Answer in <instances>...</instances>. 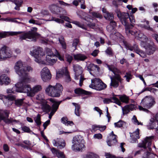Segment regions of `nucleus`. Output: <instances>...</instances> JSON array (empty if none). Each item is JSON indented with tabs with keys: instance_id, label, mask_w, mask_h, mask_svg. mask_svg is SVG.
Masks as SVG:
<instances>
[{
	"instance_id": "obj_64",
	"label": "nucleus",
	"mask_w": 158,
	"mask_h": 158,
	"mask_svg": "<svg viewBox=\"0 0 158 158\" xmlns=\"http://www.w3.org/2000/svg\"><path fill=\"white\" fill-rule=\"evenodd\" d=\"M105 156L106 158H114V156H112L111 155L110 153H105Z\"/></svg>"
},
{
	"instance_id": "obj_4",
	"label": "nucleus",
	"mask_w": 158,
	"mask_h": 158,
	"mask_svg": "<svg viewBox=\"0 0 158 158\" xmlns=\"http://www.w3.org/2000/svg\"><path fill=\"white\" fill-rule=\"evenodd\" d=\"M29 82L23 81L18 83L16 85L18 87L17 90L21 93H26L27 96L33 97L36 93L41 90L42 87L40 85H37L31 88L29 85L27 84Z\"/></svg>"
},
{
	"instance_id": "obj_48",
	"label": "nucleus",
	"mask_w": 158,
	"mask_h": 158,
	"mask_svg": "<svg viewBox=\"0 0 158 158\" xmlns=\"http://www.w3.org/2000/svg\"><path fill=\"white\" fill-rule=\"evenodd\" d=\"M46 53L47 54L46 56H53L54 55V53L51 49L47 48L45 49Z\"/></svg>"
},
{
	"instance_id": "obj_27",
	"label": "nucleus",
	"mask_w": 158,
	"mask_h": 158,
	"mask_svg": "<svg viewBox=\"0 0 158 158\" xmlns=\"http://www.w3.org/2000/svg\"><path fill=\"white\" fill-rule=\"evenodd\" d=\"M74 59L77 61H84L87 59V55L80 53L73 55Z\"/></svg>"
},
{
	"instance_id": "obj_6",
	"label": "nucleus",
	"mask_w": 158,
	"mask_h": 158,
	"mask_svg": "<svg viewBox=\"0 0 158 158\" xmlns=\"http://www.w3.org/2000/svg\"><path fill=\"white\" fill-rule=\"evenodd\" d=\"M154 138V136L147 137L142 143H139L138 146L140 148H143L144 149H146L147 151L146 154V157L143 158H155L157 156L154 154L151 153L152 149L151 146L152 144V141Z\"/></svg>"
},
{
	"instance_id": "obj_7",
	"label": "nucleus",
	"mask_w": 158,
	"mask_h": 158,
	"mask_svg": "<svg viewBox=\"0 0 158 158\" xmlns=\"http://www.w3.org/2000/svg\"><path fill=\"white\" fill-rule=\"evenodd\" d=\"M154 99L152 97L146 96L141 100L140 105L139 106V109L140 111L148 113V109L152 108L155 104Z\"/></svg>"
},
{
	"instance_id": "obj_13",
	"label": "nucleus",
	"mask_w": 158,
	"mask_h": 158,
	"mask_svg": "<svg viewBox=\"0 0 158 158\" xmlns=\"http://www.w3.org/2000/svg\"><path fill=\"white\" fill-rule=\"evenodd\" d=\"M11 56V51L7 48L6 46H4L0 49V61L4 60Z\"/></svg>"
},
{
	"instance_id": "obj_29",
	"label": "nucleus",
	"mask_w": 158,
	"mask_h": 158,
	"mask_svg": "<svg viewBox=\"0 0 158 158\" xmlns=\"http://www.w3.org/2000/svg\"><path fill=\"white\" fill-rule=\"evenodd\" d=\"M10 82L9 78L5 75L3 74L0 76V85H2L4 84L8 85Z\"/></svg>"
},
{
	"instance_id": "obj_47",
	"label": "nucleus",
	"mask_w": 158,
	"mask_h": 158,
	"mask_svg": "<svg viewBox=\"0 0 158 158\" xmlns=\"http://www.w3.org/2000/svg\"><path fill=\"white\" fill-rule=\"evenodd\" d=\"M123 77L126 78V81L129 82L132 78V75L130 72H127Z\"/></svg>"
},
{
	"instance_id": "obj_30",
	"label": "nucleus",
	"mask_w": 158,
	"mask_h": 158,
	"mask_svg": "<svg viewBox=\"0 0 158 158\" xmlns=\"http://www.w3.org/2000/svg\"><path fill=\"white\" fill-rule=\"evenodd\" d=\"M49 147L52 153L54 156H57L58 158H65L62 152L54 148H51L50 147Z\"/></svg>"
},
{
	"instance_id": "obj_59",
	"label": "nucleus",
	"mask_w": 158,
	"mask_h": 158,
	"mask_svg": "<svg viewBox=\"0 0 158 158\" xmlns=\"http://www.w3.org/2000/svg\"><path fill=\"white\" fill-rule=\"evenodd\" d=\"M16 6H20L23 2L22 0H13Z\"/></svg>"
},
{
	"instance_id": "obj_12",
	"label": "nucleus",
	"mask_w": 158,
	"mask_h": 158,
	"mask_svg": "<svg viewBox=\"0 0 158 158\" xmlns=\"http://www.w3.org/2000/svg\"><path fill=\"white\" fill-rule=\"evenodd\" d=\"M65 76V81L67 82L71 81V78L67 67H64L56 72V78Z\"/></svg>"
},
{
	"instance_id": "obj_34",
	"label": "nucleus",
	"mask_w": 158,
	"mask_h": 158,
	"mask_svg": "<svg viewBox=\"0 0 158 158\" xmlns=\"http://www.w3.org/2000/svg\"><path fill=\"white\" fill-rule=\"evenodd\" d=\"M132 139H133V143H136L137 142V139L139 138V129H137L131 135Z\"/></svg>"
},
{
	"instance_id": "obj_23",
	"label": "nucleus",
	"mask_w": 158,
	"mask_h": 158,
	"mask_svg": "<svg viewBox=\"0 0 158 158\" xmlns=\"http://www.w3.org/2000/svg\"><path fill=\"white\" fill-rule=\"evenodd\" d=\"M60 18L62 19H60L58 18H56L55 17H52L51 18V19L49 20H47L48 21H55L56 22L58 23H64V21L63 19H64V20L68 21L69 22L70 19L69 18L66 16H64L62 15H60Z\"/></svg>"
},
{
	"instance_id": "obj_58",
	"label": "nucleus",
	"mask_w": 158,
	"mask_h": 158,
	"mask_svg": "<svg viewBox=\"0 0 158 158\" xmlns=\"http://www.w3.org/2000/svg\"><path fill=\"white\" fill-rule=\"evenodd\" d=\"M66 58L67 61L70 64L73 59V57L72 56L67 54L66 55Z\"/></svg>"
},
{
	"instance_id": "obj_8",
	"label": "nucleus",
	"mask_w": 158,
	"mask_h": 158,
	"mask_svg": "<svg viewBox=\"0 0 158 158\" xmlns=\"http://www.w3.org/2000/svg\"><path fill=\"white\" fill-rule=\"evenodd\" d=\"M72 143L73 145L72 146V148L75 151H81L85 148V141L83 137L80 135L73 137Z\"/></svg>"
},
{
	"instance_id": "obj_39",
	"label": "nucleus",
	"mask_w": 158,
	"mask_h": 158,
	"mask_svg": "<svg viewBox=\"0 0 158 158\" xmlns=\"http://www.w3.org/2000/svg\"><path fill=\"white\" fill-rule=\"evenodd\" d=\"M83 158H99V157L97 154L93 152H89L84 155Z\"/></svg>"
},
{
	"instance_id": "obj_38",
	"label": "nucleus",
	"mask_w": 158,
	"mask_h": 158,
	"mask_svg": "<svg viewBox=\"0 0 158 158\" xmlns=\"http://www.w3.org/2000/svg\"><path fill=\"white\" fill-rule=\"evenodd\" d=\"M61 121L62 123L67 126L69 125L72 126L74 125L73 121H68L67 118L66 117H64L62 118Z\"/></svg>"
},
{
	"instance_id": "obj_35",
	"label": "nucleus",
	"mask_w": 158,
	"mask_h": 158,
	"mask_svg": "<svg viewBox=\"0 0 158 158\" xmlns=\"http://www.w3.org/2000/svg\"><path fill=\"white\" fill-rule=\"evenodd\" d=\"M75 93L79 95H89L90 94L89 92L87 91L80 88H77L74 90Z\"/></svg>"
},
{
	"instance_id": "obj_17",
	"label": "nucleus",
	"mask_w": 158,
	"mask_h": 158,
	"mask_svg": "<svg viewBox=\"0 0 158 158\" xmlns=\"http://www.w3.org/2000/svg\"><path fill=\"white\" fill-rule=\"evenodd\" d=\"M9 114V111L8 110H0V121L3 120L6 123H11L12 121L8 118Z\"/></svg>"
},
{
	"instance_id": "obj_18",
	"label": "nucleus",
	"mask_w": 158,
	"mask_h": 158,
	"mask_svg": "<svg viewBox=\"0 0 158 158\" xmlns=\"http://www.w3.org/2000/svg\"><path fill=\"white\" fill-rule=\"evenodd\" d=\"M131 30L133 31H135V33L134 35H135V38H138L141 41V46H142L146 43L148 39L146 35H144L141 32H137L135 30H132V29H131Z\"/></svg>"
},
{
	"instance_id": "obj_54",
	"label": "nucleus",
	"mask_w": 158,
	"mask_h": 158,
	"mask_svg": "<svg viewBox=\"0 0 158 158\" xmlns=\"http://www.w3.org/2000/svg\"><path fill=\"white\" fill-rule=\"evenodd\" d=\"M24 100V98H23L16 100L15 101V105L18 106H20L23 104Z\"/></svg>"
},
{
	"instance_id": "obj_19",
	"label": "nucleus",
	"mask_w": 158,
	"mask_h": 158,
	"mask_svg": "<svg viewBox=\"0 0 158 158\" xmlns=\"http://www.w3.org/2000/svg\"><path fill=\"white\" fill-rule=\"evenodd\" d=\"M117 136L114 134L112 131L109 135L108 139L107 140V145L109 146H113L116 143L117 141L116 139Z\"/></svg>"
},
{
	"instance_id": "obj_62",
	"label": "nucleus",
	"mask_w": 158,
	"mask_h": 158,
	"mask_svg": "<svg viewBox=\"0 0 158 158\" xmlns=\"http://www.w3.org/2000/svg\"><path fill=\"white\" fill-rule=\"evenodd\" d=\"M98 125H94L92 127V131L95 132L96 131L99 130Z\"/></svg>"
},
{
	"instance_id": "obj_61",
	"label": "nucleus",
	"mask_w": 158,
	"mask_h": 158,
	"mask_svg": "<svg viewBox=\"0 0 158 158\" xmlns=\"http://www.w3.org/2000/svg\"><path fill=\"white\" fill-rule=\"evenodd\" d=\"M58 2H59V3H60V4L61 5H63V6H67L68 7L72 6L71 4H69V3H66L64 2H63V1H59Z\"/></svg>"
},
{
	"instance_id": "obj_31",
	"label": "nucleus",
	"mask_w": 158,
	"mask_h": 158,
	"mask_svg": "<svg viewBox=\"0 0 158 158\" xmlns=\"http://www.w3.org/2000/svg\"><path fill=\"white\" fill-rule=\"evenodd\" d=\"M49 9L51 11L53 14H58L60 12L61 8L58 6L54 4L50 5Z\"/></svg>"
},
{
	"instance_id": "obj_52",
	"label": "nucleus",
	"mask_w": 158,
	"mask_h": 158,
	"mask_svg": "<svg viewBox=\"0 0 158 158\" xmlns=\"http://www.w3.org/2000/svg\"><path fill=\"white\" fill-rule=\"evenodd\" d=\"M132 121L133 123L135 125H143V123L139 122L137 119L135 115H134L132 118Z\"/></svg>"
},
{
	"instance_id": "obj_42",
	"label": "nucleus",
	"mask_w": 158,
	"mask_h": 158,
	"mask_svg": "<svg viewBox=\"0 0 158 158\" xmlns=\"http://www.w3.org/2000/svg\"><path fill=\"white\" fill-rule=\"evenodd\" d=\"M20 82V81L19 82L17 83L16 84H15V86L13 87L11 89H7L6 90L7 93L8 94H10L12 93L15 94V91L16 92H20L19 91H18L17 90V89H18V87H17L16 86V85L18 83H19Z\"/></svg>"
},
{
	"instance_id": "obj_46",
	"label": "nucleus",
	"mask_w": 158,
	"mask_h": 158,
	"mask_svg": "<svg viewBox=\"0 0 158 158\" xmlns=\"http://www.w3.org/2000/svg\"><path fill=\"white\" fill-rule=\"evenodd\" d=\"M104 18L107 20H110L114 19V15L112 14L107 13L105 14H104Z\"/></svg>"
},
{
	"instance_id": "obj_32",
	"label": "nucleus",
	"mask_w": 158,
	"mask_h": 158,
	"mask_svg": "<svg viewBox=\"0 0 158 158\" xmlns=\"http://www.w3.org/2000/svg\"><path fill=\"white\" fill-rule=\"evenodd\" d=\"M143 22H145L146 25L139 24V26L142 28H143L145 29L152 32H154V30L153 28L150 27L149 22L148 20H144Z\"/></svg>"
},
{
	"instance_id": "obj_44",
	"label": "nucleus",
	"mask_w": 158,
	"mask_h": 158,
	"mask_svg": "<svg viewBox=\"0 0 158 158\" xmlns=\"http://www.w3.org/2000/svg\"><path fill=\"white\" fill-rule=\"evenodd\" d=\"M35 122L38 126H40L41 123V116L40 114H38L37 116L34 118Z\"/></svg>"
},
{
	"instance_id": "obj_56",
	"label": "nucleus",
	"mask_w": 158,
	"mask_h": 158,
	"mask_svg": "<svg viewBox=\"0 0 158 158\" xmlns=\"http://www.w3.org/2000/svg\"><path fill=\"white\" fill-rule=\"evenodd\" d=\"M36 100H38V101H37L36 102L38 103H40L41 104L44 102V101L43 99L40 96V95H37L36 97Z\"/></svg>"
},
{
	"instance_id": "obj_60",
	"label": "nucleus",
	"mask_w": 158,
	"mask_h": 158,
	"mask_svg": "<svg viewBox=\"0 0 158 158\" xmlns=\"http://www.w3.org/2000/svg\"><path fill=\"white\" fill-rule=\"evenodd\" d=\"M102 136L101 134L100 133L96 134L94 135V139H101L102 138Z\"/></svg>"
},
{
	"instance_id": "obj_50",
	"label": "nucleus",
	"mask_w": 158,
	"mask_h": 158,
	"mask_svg": "<svg viewBox=\"0 0 158 158\" xmlns=\"http://www.w3.org/2000/svg\"><path fill=\"white\" fill-rule=\"evenodd\" d=\"M59 41L60 43L61 44L62 48L64 49H66V46L65 42L64 41V38L62 37H60V38H59Z\"/></svg>"
},
{
	"instance_id": "obj_1",
	"label": "nucleus",
	"mask_w": 158,
	"mask_h": 158,
	"mask_svg": "<svg viewBox=\"0 0 158 158\" xmlns=\"http://www.w3.org/2000/svg\"><path fill=\"white\" fill-rule=\"evenodd\" d=\"M116 12L119 19L122 23L125 26L126 34L129 35L130 34L134 35L135 31L131 30L134 27L133 24L135 22L134 16L131 15L126 13H121L120 11L117 9Z\"/></svg>"
},
{
	"instance_id": "obj_11",
	"label": "nucleus",
	"mask_w": 158,
	"mask_h": 158,
	"mask_svg": "<svg viewBox=\"0 0 158 158\" xmlns=\"http://www.w3.org/2000/svg\"><path fill=\"white\" fill-rule=\"evenodd\" d=\"M89 86L93 89L100 91L106 89L107 86L99 78H95L91 80V84Z\"/></svg>"
},
{
	"instance_id": "obj_25",
	"label": "nucleus",
	"mask_w": 158,
	"mask_h": 158,
	"mask_svg": "<svg viewBox=\"0 0 158 158\" xmlns=\"http://www.w3.org/2000/svg\"><path fill=\"white\" fill-rule=\"evenodd\" d=\"M49 99H47V101H44L41 104V109L43 111L46 113L49 112L51 109L50 106L48 104L49 101L51 102L48 100Z\"/></svg>"
},
{
	"instance_id": "obj_20",
	"label": "nucleus",
	"mask_w": 158,
	"mask_h": 158,
	"mask_svg": "<svg viewBox=\"0 0 158 158\" xmlns=\"http://www.w3.org/2000/svg\"><path fill=\"white\" fill-rule=\"evenodd\" d=\"M52 143L54 146L57 147L60 149L64 148L65 146L64 141L60 138H57L56 140L53 139Z\"/></svg>"
},
{
	"instance_id": "obj_51",
	"label": "nucleus",
	"mask_w": 158,
	"mask_h": 158,
	"mask_svg": "<svg viewBox=\"0 0 158 158\" xmlns=\"http://www.w3.org/2000/svg\"><path fill=\"white\" fill-rule=\"evenodd\" d=\"M132 121L133 123L135 125H143V123L139 122L137 119L135 115H134L132 118Z\"/></svg>"
},
{
	"instance_id": "obj_45",
	"label": "nucleus",
	"mask_w": 158,
	"mask_h": 158,
	"mask_svg": "<svg viewBox=\"0 0 158 158\" xmlns=\"http://www.w3.org/2000/svg\"><path fill=\"white\" fill-rule=\"evenodd\" d=\"M136 53L143 58H144L146 57V53L140 49L139 48H138L137 50H136Z\"/></svg>"
},
{
	"instance_id": "obj_37",
	"label": "nucleus",
	"mask_w": 158,
	"mask_h": 158,
	"mask_svg": "<svg viewBox=\"0 0 158 158\" xmlns=\"http://www.w3.org/2000/svg\"><path fill=\"white\" fill-rule=\"evenodd\" d=\"M124 43L127 49L131 51H134L136 52V50H137L138 48V46L137 45L134 44L133 46H131L126 42H124Z\"/></svg>"
},
{
	"instance_id": "obj_36",
	"label": "nucleus",
	"mask_w": 158,
	"mask_h": 158,
	"mask_svg": "<svg viewBox=\"0 0 158 158\" xmlns=\"http://www.w3.org/2000/svg\"><path fill=\"white\" fill-rule=\"evenodd\" d=\"M46 61L49 65H52L56 61V58H53V56H46Z\"/></svg>"
},
{
	"instance_id": "obj_3",
	"label": "nucleus",
	"mask_w": 158,
	"mask_h": 158,
	"mask_svg": "<svg viewBox=\"0 0 158 158\" xmlns=\"http://www.w3.org/2000/svg\"><path fill=\"white\" fill-rule=\"evenodd\" d=\"M15 71L20 77V82L23 81L29 82L31 81L27 72H32V68L30 66H25L21 61H18L15 64L14 67Z\"/></svg>"
},
{
	"instance_id": "obj_16",
	"label": "nucleus",
	"mask_w": 158,
	"mask_h": 158,
	"mask_svg": "<svg viewBox=\"0 0 158 158\" xmlns=\"http://www.w3.org/2000/svg\"><path fill=\"white\" fill-rule=\"evenodd\" d=\"M142 46L145 48L146 53L148 55L153 54L156 50V46L153 43L150 44L146 43Z\"/></svg>"
},
{
	"instance_id": "obj_33",
	"label": "nucleus",
	"mask_w": 158,
	"mask_h": 158,
	"mask_svg": "<svg viewBox=\"0 0 158 158\" xmlns=\"http://www.w3.org/2000/svg\"><path fill=\"white\" fill-rule=\"evenodd\" d=\"M155 118H152L150 120V122L147 125L148 128L149 129H154L155 127H156V122Z\"/></svg>"
},
{
	"instance_id": "obj_2",
	"label": "nucleus",
	"mask_w": 158,
	"mask_h": 158,
	"mask_svg": "<svg viewBox=\"0 0 158 158\" xmlns=\"http://www.w3.org/2000/svg\"><path fill=\"white\" fill-rule=\"evenodd\" d=\"M37 28L33 27L31 30L27 32L22 31H9L5 32L3 33H0V38H4L7 35L11 36L16 35L22 33L19 35V39L21 40H35L36 39L39 37L40 35L36 32Z\"/></svg>"
},
{
	"instance_id": "obj_57",
	"label": "nucleus",
	"mask_w": 158,
	"mask_h": 158,
	"mask_svg": "<svg viewBox=\"0 0 158 158\" xmlns=\"http://www.w3.org/2000/svg\"><path fill=\"white\" fill-rule=\"evenodd\" d=\"M79 42V40L78 39H75L73 40V46L75 48L74 51L76 49V48Z\"/></svg>"
},
{
	"instance_id": "obj_43",
	"label": "nucleus",
	"mask_w": 158,
	"mask_h": 158,
	"mask_svg": "<svg viewBox=\"0 0 158 158\" xmlns=\"http://www.w3.org/2000/svg\"><path fill=\"white\" fill-rule=\"evenodd\" d=\"M125 125L126 123L122 120H120L118 122L114 123L115 127L117 128L121 127Z\"/></svg>"
},
{
	"instance_id": "obj_63",
	"label": "nucleus",
	"mask_w": 158,
	"mask_h": 158,
	"mask_svg": "<svg viewBox=\"0 0 158 158\" xmlns=\"http://www.w3.org/2000/svg\"><path fill=\"white\" fill-rule=\"evenodd\" d=\"M99 130L101 132H103L106 128V126L98 125Z\"/></svg>"
},
{
	"instance_id": "obj_22",
	"label": "nucleus",
	"mask_w": 158,
	"mask_h": 158,
	"mask_svg": "<svg viewBox=\"0 0 158 158\" xmlns=\"http://www.w3.org/2000/svg\"><path fill=\"white\" fill-rule=\"evenodd\" d=\"M15 99V95H8L6 98L3 100V103L6 106H10L13 102V101Z\"/></svg>"
},
{
	"instance_id": "obj_40",
	"label": "nucleus",
	"mask_w": 158,
	"mask_h": 158,
	"mask_svg": "<svg viewBox=\"0 0 158 158\" xmlns=\"http://www.w3.org/2000/svg\"><path fill=\"white\" fill-rule=\"evenodd\" d=\"M106 29L107 31L110 33L112 34H116L115 35H116L118 33H116L115 30V28L111 26L110 25H108L106 27Z\"/></svg>"
},
{
	"instance_id": "obj_5",
	"label": "nucleus",
	"mask_w": 158,
	"mask_h": 158,
	"mask_svg": "<svg viewBox=\"0 0 158 158\" xmlns=\"http://www.w3.org/2000/svg\"><path fill=\"white\" fill-rule=\"evenodd\" d=\"M107 67L108 69L112 71L114 74L113 77L110 76L111 79L110 86L114 88H117L119 86V83H122L123 81V79L120 76L121 72L113 65H107Z\"/></svg>"
},
{
	"instance_id": "obj_41",
	"label": "nucleus",
	"mask_w": 158,
	"mask_h": 158,
	"mask_svg": "<svg viewBox=\"0 0 158 158\" xmlns=\"http://www.w3.org/2000/svg\"><path fill=\"white\" fill-rule=\"evenodd\" d=\"M73 104L75 106V114L78 116H80L79 110L80 109V106L78 104L75 103H73Z\"/></svg>"
},
{
	"instance_id": "obj_9",
	"label": "nucleus",
	"mask_w": 158,
	"mask_h": 158,
	"mask_svg": "<svg viewBox=\"0 0 158 158\" xmlns=\"http://www.w3.org/2000/svg\"><path fill=\"white\" fill-rule=\"evenodd\" d=\"M73 69L75 73V79L78 80L80 79L79 85L81 86L83 81L85 79L82 74L83 69L82 67L78 64L73 65Z\"/></svg>"
},
{
	"instance_id": "obj_21",
	"label": "nucleus",
	"mask_w": 158,
	"mask_h": 158,
	"mask_svg": "<svg viewBox=\"0 0 158 158\" xmlns=\"http://www.w3.org/2000/svg\"><path fill=\"white\" fill-rule=\"evenodd\" d=\"M122 110L123 114H127L129 113L130 110H133L136 108V104L135 103L131 104L126 105L124 107H122Z\"/></svg>"
},
{
	"instance_id": "obj_28",
	"label": "nucleus",
	"mask_w": 158,
	"mask_h": 158,
	"mask_svg": "<svg viewBox=\"0 0 158 158\" xmlns=\"http://www.w3.org/2000/svg\"><path fill=\"white\" fill-rule=\"evenodd\" d=\"M63 90V87L62 85L59 83H57L56 85L54 86V90L53 92L56 94H58L57 96L52 97H59L62 93Z\"/></svg>"
},
{
	"instance_id": "obj_15",
	"label": "nucleus",
	"mask_w": 158,
	"mask_h": 158,
	"mask_svg": "<svg viewBox=\"0 0 158 158\" xmlns=\"http://www.w3.org/2000/svg\"><path fill=\"white\" fill-rule=\"evenodd\" d=\"M41 78L44 82L49 81L51 78V75L49 70L47 67L44 68L41 71Z\"/></svg>"
},
{
	"instance_id": "obj_49",
	"label": "nucleus",
	"mask_w": 158,
	"mask_h": 158,
	"mask_svg": "<svg viewBox=\"0 0 158 158\" xmlns=\"http://www.w3.org/2000/svg\"><path fill=\"white\" fill-rule=\"evenodd\" d=\"M120 100L123 102L127 103L128 101V98L125 95L119 97Z\"/></svg>"
},
{
	"instance_id": "obj_14",
	"label": "nucleus",
	"mask_w": 158,
	"mask_h": 158,
	"mask_svg": "<svg viewBox=\"0 0 158 158\" xmlns=\"http://www.w3.org/2000/svg\"><path fill=\"white\" fill-rule=\"evenodd\" d=\"M48 100L50 101L53 104L52 106V109L49 115V118L51 119L52 116L58 109L59 105L61 102V101H56L54 98H50Z\"/></svg>"
},
{
	"instance_id": "obj_55",
	"label": "nucleus",
	"mask_w": 158,
	"mask_h": 158,
	"mask_svg": "<svg viewBox=\"0 0 158 158\" xmlns=\"http://www.w3.org/2000/svg\"><path fill=\"white\" fill-rule=\"evenodd\" d=\"M22 130L25 132L31 133L32 132L30 128L26 126H23L21 127Z\"/></svg>"
},
{
	"instance_id": "obj_53",
	"label": "nucleus",
	"mask_w": 158,
	"mask_h": 158,
	"mask_svg": "<svg viewBox=\"0 0 158 158\" xmlns=\"http://www.w3.org/2000/svg\"><path fill=\"white\" fill-rule=\"evenodd\" d=\"M92 15L94 17L101 19L102 16L99 13L96 12H92L91 13Z\"/></svg>"
},
{
	"instance_id": "obj_10",
	"label": "nucleus",
	"mask_w": 158,
	"mask_h": 158,
	"mask_svg": "<svg viewBox=\"0 0 158 158\" xmlns=\"http://www.w3.org/2000/svg\"><path fill=\"white\" fill-rule=\"evenodd\" d=\"M30 54L35 58V61L38 63L41 62V60L43 59V58L45 56L44 52L40 47H37L33 51H31Z\"/></svg>"
},
{
	"instance_id": "obj_26",
	"label": "nucleus",
	"mask_w": 158,
	"mask_h": 158,
	"mask_svg": "<svg viewBox=\"0 0 158 158\" xmlns=\"http://www.w3.org/2000/svg\"><path fill=\"white\" fill-rule=\"evenodd\" d=\"M54 90V86H52L51 85L47 86L45 89L46 93L47 94L51 97H54L57 96L58 94H56L53 92Z\"/></svg>"
},
{
	"instance_id": "obj_24",
	"label": "nucleus",
	"mask_w": 158,
	"mask_h": 158,
	"mask_svg": "<svg viewBox=\"0 0 158 158\" xmlns=\"http://www.w3.org/2000/svg\"><path fill=\"white\" fill-rule=\"evenodd\" d=\"M103 102L105 104H109L111 102L115 103L119 106H120L121 102L119 99L114 96L110 98H105Z\"/></svg>"
}]
</instances>
